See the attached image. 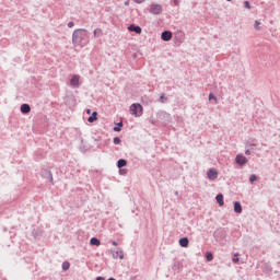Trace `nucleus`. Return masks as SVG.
Returning <instances> with one entry per match:
<instances>
[{"instance_id": "nucleus-1", "label": "nucleus", "mask_w": 280, "mask_h": 280, "mask_svg": "<svg viewBox=\"0 0 280 280\" xmlns=\"http://www.w3.org/2000/svg\"><path fill=\"white\" fill-rule=\"evenodd\" d=\"M90 33L86 28H77L72 33V45L74 47H85L89 45Z\"/></svg>"}, {"instance_id": "nucleus-2", "label": "nucleus", "mask_w": 280, "mask_h": 280, "mask_svg": "<svg viewBox=\"0 0 280 280\" xmlns=\"http://www.w3.org/2000/svg\"><path fill=\"white\" fill-rule=\"evenodd\" d=\"M129 110L133 117H141L143 115V106L139 103L131 104Z\"/></svg>"}, {"instance_id": "nucleus-3", "label": "nucleus", "mask_w": 280, "mask_h": 280, "mask_svg": "<svg viewBox=\"0 0 280 280\" xmlns=\"http://www.w3.org/2000/svg\"><path fill=\"white\" fill-rule=\"evenodd\" d=\"M149 12L154 16H159V14H163V5L160 3H151Z\"/></svg>"}, {"instance_id": "nucleus-4", "label": "nucleus", "mask_w": 280, "mask_h": 280, "mask_svg": "<svg viewBox=\"0 0 280 280\" xmlns=\"http://www.w3.org/2000/svg\"><path fill=\"white\" fill-rule=\"evenodd\" d=\"M158 119H160V121H163L164 124H171L172 115L167 112L160 110L158 113Z\"/></svg>"}, {"instance_id": "nucleus-5", "label": "nucleus", "mask_w": 280, "mask_h": 280, "mask_svg": "<svg viewBox=\"0 0 280 280\" xmlns=\"http://www.w3.org/2000/svg\"><path fill=\"white\" fill-rule=\"evenodd\" d=\"M213 237H214L215 242H220V241L224 240V237H226V230H224L223 228L215 230L213 232Z\"/></svg>"}, {"instance_id": "nucleus-6", "label": "nucleus", "mask_w": 280, "mask_h": 280, "mask_svg": "<svg viewBox=\"0 0 280 280\" xmlns=\"http://www.w3.org/2000/svg\"><path fill=\"white\" fill-rule=\"evenodd\" d=\"M42 177H44L46 180L50 182L51 185H54V174H51V171L47 168H42L40 171Z\"/></svg>"}, {"instance_id": "nucleus-7", "label": "nucleus", "mask_w": 280, "mask_h": 280, "mask_svg": "<svg viewBox=\"0 0 280 280\" xmlns=\"http://www.w3.org/2000/svg\"><path fill=\"white\" fill-rule=\"evenodd\" d=\"M70 86H72V89H80V75H72L70 79Z\"/></svg>"}, {"instance_id": "nucleus-8", "label": "nucleus", "mask_w": 280, "mask_h": 280, "mask_svg": "<svg viewBox=\"0 0 280 280\" xmlns=\"http://www.w3.org/2000/svg\"><path fill=\"white\" fill-rule=\"evenodd\" d=\"M128 32H135V34H141L143 32V30L141 28V26L137 25V24H130L127 27Z\"/></svg>"}, {"instance_id": "nucleus-9", "label": "nucleus", "mask_w": 280, "mask_h": 280, "mask_svg": "<svg viewBox=\"0 0 280 280\" xmlns=\"http://www.w3.org/2000/svg\"><path fill=\"white\" fill-rule=\"evenodd\" d=\"M235 161L237 165H246V163H248V159L244 156V154H237Z\"/></svg>"}, {"instance_id": "nucleus-10", "label": "nucleus", "mask_w": 280, "mask_h": 280, "mask_svg": "<svg viewBox=\"0 0 280 280\" xmlns=\"http://www.w3.org/2000/svg\"><path fill=\"white\" fill-rule=\"evenodd\" d=\"M161 39L164 40V43H170V40H172V32L163 31L161 34Z\"/></svg>"}, {"instance_id": "nucleus-11", "label": "nucleus", "mask_w": 280, "mask_h": 280, "mask_svg": "<svg viewBox=\"0 0 280 280\" xmlns=\"http://www.w3.org/2000/svg\"><path fill=\"white\" fill-rule=\"evenodd\" d=\"M207 176L209 180H215V178H218V171H215V168H210L207 172Z\"/></svg>"}, {"instance_id": "nucleus-12", "label": "nucleus", "mask_w": 280, "mask_h": 280, "mask_svg": "<svg viewBox=\"0 0 280 280\" xmlns=\"http://www.w3.org/2000/svg\"><path fill=\"white\" fill-rule=\"evenodd\" d=\"M20 110H21L22 115H28V113H31V110H32V107L30 106V104L24 103L21 105Z\"/></svg>"}, {"instance_id": "nucleus-13", "label": "nucleus", "mask_w": 280, "mask_h": 280, "mask_svg": "<svg viewBox=\"0 0 280 280\" xmlns=\"http://www.w3.org/2000/svg\"><path fill=\"white\" fill-rule=\"evenodd\" d=\"M178 244L182 248H187V246H189V238L182 237V238H179Z\"/></svg>"}, {"instance_id": "nucleus-14", "label": "nucleus", "mask_w": 280, "mask_h": 280, "mask_svg": "<svg viewBox=\"0 0 280 280\" xmlns=\"http://www.w3.org/2000/svg\"><path fill=\"white\" fill-rule=\"evenodd\" d=\"M126 165H128V160L126 159H119L116 163V167H118V170L126 167Z\"/></svg>"}, {"instance_id": "nucleus-15", "label": "nucleus", "mask_w": 280, "mask_h": 280, "mask_svg": "<svg viewBox=\"0 0 280 280\" xmlns=\"http://www.w3.org/2000/svg\"><path fill=\"white\" fill-rule=\"evenodd\" d=\"M262 272H265V275H270V272H272V266H270L269 262H265L262 265Z\"/></svg>"}, {"instance_id": "nucleus-16", "label": "nucleus", "mask_w": 280, "mask_h": 280, "mask_svg": "<svg viewBox=\"0 0 280 280\" xmlns=\"http://www.w3.org/2000/svg\"><path fill=\"white\" fill-rule=\"evenodd\" d=\"M215 200H217L219 207H224V195L218 194L215 196Z\"/></svg>"}, {"instance_id": "nucleus-17", "label": "nucleus", "mask_w": 280, "mask_h": 280, "mask_svg": "<svg viewBox=\"0 0 280 280\" xmlns=\"http://www.w3.org/2000/svg\"><path fill=\"white\" fill-rule=\"evenodd\" d=\"M242 202L240 201H234V213H242Z\"/></svg>"}, {"instance_id": "nucleus-18", "label": "nucleus", "mask_w": 280, "mask_h": 280, "mask_svg": "<svg viewBox=\"0 0 280 280\" xmlns=\"http://www.w3.org/2000/svg\"><path fill=\"white\" fill-rule=\"evenodd\" d=\"M90 244H91V246H101V245H102V241H100V238L93 236V237L90 240Z\"/></svg>"}, {"instance_id": "nucleus-19", "label": "nucleus", "mask_w": 280, "mask_h": 280, "mask_svg": "<svg viewBox=\"0 0 280 280\" xmlns=\"http://www.w3.org/2000/svg\"><path fill=\"white\" fill-rule=\"evenodd\" d=\"M89 124H93L94 121H97V112H93L91 116L88 118Z\"/></svg>"}, {"instance_id": "nucleus-20", "label": "nucleus", "mask_w": 280, "mask_h": 280, "mask_svg": "<svg viewBox=\"0 0 280 280\" xmlns=\"http://www.w3.org/2000/svg\"><path fill=\"white\" fill-rule=\"evenodd\" d=\"M112 253H113L114 259H117V258L124 259V252H115V250H112Z\"/></svg>"}, {"instance_id": "nucleus-21", "label": "nucleus", "mask_w": 280, "mask_h": 280, "mask_svg": "<svg viewBox=\"0 0 280 280\" xmlns=\"http://www.w3.org/2000/svg\"><path fill=\"white\" fill-rule=\"evenodd\" d=\"M121 128H124V121H119L114 127V132H121Z\"/></svg>"}, {"instance_id": "nucleus-22", "label": "nucleus", "mask_w": 280, "mask_h": 280, "mask_svg": "<svg viewBox=\"0 0 280 280\" xmlns=\"http://www.w3.org/2000/svg\"><path fill=\"white\" fill-rule=\"evenodd\" d=\"M61 268L63 270V272H67V270H69V268H71V262L69 261H63L62 265H61Z\"/></svg>"}, {"instance_id": "nucleus-23", "label": "nucleus", "mask_w": 280, "mask_h": 280, "mask_svg": "<svg viewBox=\"0 0 280 280\" xmlns=\"http://www.w3.org/2000/svg\"><path fill=\"white\" fill-rule=\"evenodd\" d=\"M206 259H207V261H213V253L207 252L206 253Z\"/></svg>"}, {"instance_id": "nucleus-24", "label": "nucleus", "mask_w": 280, "mask_h": 280, "mask_svg": "<svg viewBox=\"0 0 280 280\" xmlns=\"http://www.w3.org/2000/svg\"><path fill=\"white\" fill-rule=\"evenodd\" d=\"M100 34H102V28H95V30L93 31V36H94V38H97V36H100Z\"/></svg>"}, {"instance_id": "nucleus-25", "label": "nucleus", "mask_w": 280, "mask_h": 280, "mask_svg": "<svg viewBox=\"0 0 280 280\" xmlns=\"http://www.w3.org/2000/svg\"><path fill=\"white\" fill-rule=\"evenodd\" d=\"M238 253L234 254V257L232 258L233 264H240V257H238Z\"/></svg>"}, {"instance_id": "nucleus-26", "label": "nucleus", "mask_w": 280, "mask_h": 280, "mask_svg": "<svg viewBox=\"0 0 280 280\" xmlns=\"http://www.w3.org/2000/svg\"><path fill=\"white\" fill-rule=\"evenodd\" d=\"M114 145H119V143H121V138L119 137H115L113 140Z\"/></svg>"}, {"instance_id": "nucleus-27", "label": "nucleus", "mask_w": 280, "mask_h": 280, "mask_svg": "<svg viewBox=\"0 0 280 280\" xmlns=\"http://www.w3.org/2000/svg\"><path fill=\"white\" fill-rule=\"evenodd\" d=\"M246 147H247V148H250V150H254L255 148H257V144H256V143H253V142H247V143H246Z\"/></svg>"}, {"instance_id": "nucleus-28", "label": "nucleus", "mask_w": 280, "mask_h": 280, "mask_svg": "<svg viewBox=\"0 0 280 280\" xmlns=\"http://www.w3.org/2000/svg\"><path fill=\"white\" fill-rule=\"evenodd\" d=\"M208 98H209V101L214 100L215 102H218V97H215L214 93H210Z\"/></svg>"}, {"instance_id": "nucleus-29", "label": "nucleus", "mask_w": 280, "mask_h": 280, "mask_svg": "<svg viewBox=\"0 0 280 280\" xmlns=\"http://www.w3.org/2000/svg\"><path fill=\"white\" fill-rule=\"evenodd\" d=\"M255 180H257V175L253 174L249 176V183H255Z\"/></svg>"}, {"instance_id": "nucleus-30", "label": "nucleus", "mask_w": 280, "mask_h": 280, "mask_svg": "<svg viewBox=\"0 0 280 280\" xmlns=\"http://www.w3.org/2000/svg\"><path fill=\"white\" fill-rule=\"evenodd\" d=\"M244 8L250 10V2L248 0L244 1Z\"/></svg>"}, {"instance_id": "nucleus-31", "label": "nucleus", "mask_w": 280, "mask_h": 280, "mask_svg": "<svg viewBox=\"0 0 280 280\" xmlns=\"http://www.w3.org/2000/svg\"><path fill=\"white\" fill-rule=\"evenodd\" d=\"M164 100H167L166 97H165V94H162L161 96H160V102L162 103V104H165V101Z\"/></svg>"}, {"instance_id": "nucleus-32", "label": "nucleus", "mask_w": 280, "mask_h": 280, "mask_svg": "<svg viewBox=\"0 0 280 280\" xmlns=\"http://www.w3.org/2000/svg\"><path fill=\"white\" fill-rule=\"evenodd\" d=\"M259 25H261V23L259 21H255V24H254L255 30H259Z\"/></svg>"}, {"instance_id": "nucleus-33", "label": "nucleus", "mask_w": 280, "mask_h": 280, "mask_svg": "<svg viewBox=\"0 0 280 280\" xmlns=\"http://www.w3.org/2000/svg\"><path fill=\"white\" fill-rule=\"evenodd\" d=\"M68 27H75V23L73 21L68 22Z\"/></svg>"}, {"instance_id": "nucleus-34", "label": "nucleus", "mask_w": 280, "mask_h": 280, "mask_svg": "<svg viewBox=\"0 0 280 280\" xmlns=\"http://www.w3.org/2000/svg\"><path fill=\"white\" fill-rule=\"evenodd\" d=\"M119 174H120L121 176H124V175L126 174V170L119 168Z\"/></svg>"}, {"instance_id": "nucleus-35", "label": "nucleus", "mask_w": 280, "mask_h": 280, "mask_svg": "<svg viewBox=\"0 0 280 280\" xmlns=\"http://www.w3.org/2000/svg\"><path fill=\"white\" fill-rule=\"evenodd\" d=\"M246 156H250V149L245 150Z\"/></svg>"}, {"instance_id": "nucleus-36", "label": "nucleus", "mask_w": 280, "mask_h": 280, "mask_svg": "<svg viewBox=\"0 0 280 280\" xmlns=\"http://www.w3.org/2000/svg\"><path fill=\"white\" fill-rule=\"evenodd\" d=\"M96 280H106V279L102 276H98V277H96Z\"/></svg>"}, {"instance_id": "nucleus-37", "label": "nucleus", "mask_w": 280, "mask_h": 280, "mask_svg": "<svg viewBox=\"0 0 280 280\" xmlns=\"http://www.w3.org/2000/svg\"><path fill=\"white\" fill-rule=\"evenodd\" d=\"M145 0H135L136 3H143Z\"/></svg>"}, {"instance_id": "nucleus-38", "label": "nucleus", "mask_w": 280, "mask_h": 280, "mask_svg": "<svg viewBox=\"0 0 280 280\" xmlns=\"http://www.w3.org/2000/svg\"><path fill=\"white\" fill-rule=\"evenodd\" d=\"M113 246H118L117 241H112Z\"/></svg>"}, {"instance_id": "nucleus-39", "label": "nucleus", "mask_w": 280, "mask_h": 280, "mask_svg": "<svg viewBox=\"0 0 280 280\" xmlns=\"http://www.w3.org/2000/svg\"><path fill=\"white\" fill-rule=\"evenodd\" d=\"M175 5H178V0H174Z\"/></svg>"}, {"instance_id": "nucleus-40", "label": "nucleus", "mask_w": 280, "mask_h": 280, "mask_svg": "<svg viewBox=\"0 0 280 280\" xmlns=\"http://www.w3.org/2000/svg\"><path fill=\"white\" fill-rule=\"evenodd\" d=\"M86 113H88V115H91V109H88Z\"/></svg>"}, {"instance_id": "nucleus-41", "label": "nucleus", "mask_w": 280, "mask_h": 280, "mask_svg": "<svg viewBox=\"0 0 280 280\" xmlns=\"http://www.w3.org/2000/svg\"><path fill=\"white\" fill-rule=\"evenodd\" d=\"M179 34H180V36H185V33H183V32H179Z\"/></svg>"}, {"instance_id": "nucleus-42", "label": "nucleus", "mask_w": 280, "mask_h": 280, "mask_svg": "<svg viewBox=\"0 0 280 280\" xmlns=\"http://www.w3.org/2000/svg\"><path fill=\"white\" fill-rule=\"evenodd\" d=\"M175 195L178 196V191H175Z\"/></svg>"}, {"instance_id": "nucleus-43", "label": "nucleus", "mask_w": 280, "mask_h": 280, "mask_svg": "<svg viewBox=\"0 0 280 280\" xmlns=\"http://www.w3.org/2000/svg\"><path fill=\"white\" fill-rule=\"evenodd\" d=\"M228 1H232V0H228Z\"/></svg>"}]
</instances>
